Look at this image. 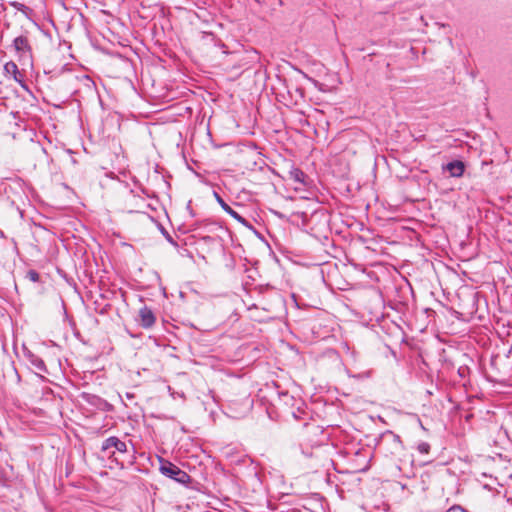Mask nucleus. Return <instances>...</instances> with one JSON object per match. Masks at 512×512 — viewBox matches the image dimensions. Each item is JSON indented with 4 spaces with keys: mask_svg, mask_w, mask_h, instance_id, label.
<instances>
[{
    "mask_svg": "<svg viewBox=\"0 0 512 512\" xmlns=\"http://www.w3.org/2000/svg\"><path fill=\"white\" fill-rule=\"evenodd\" d=\"M111 448H114L115 450H117L120 453L128 452L127 444L124 441H121L116 436H111L102 442V446H101L102 452H106Z\"/></svg>",
    "mask_w": 512,
    "mask_h": 512,
    "instance_id": "obj_6",
    "label": "nucleus"
},
{
    "mask_svg": "<svg viewBox=\"0 0 512 512\" xmlns=\"http://www.w3.org/2000/svg\"><path fill=\"white\" fill-rule=\"evenodd\" d=\"M12 6H14L15 8H17L18 10H23V9L27 8L24 4H22V3H18V2H13V3H12Z\"/></svg>",
    "mask_w": 512,
    "mask_h": 512,
    "instance_id": "obj_14",
    "label": "nucleus"
},
{
    "mask_svg": "<svg viewBox=\"0 0 512 512\" xmlns=\"http://www.w3.org/2000/svg\"><path fill=\"white\" fill-rule=\"evenodd\" d=\"M26 277L32 282H39L40 274L36 270H29Z\"/></svg>",
    "mask_w": 512,
    "mask_h": 512,
    "instance_id": "obj_12",
    "label": "nucleus"
},
{
    "mask_svg": "<svg viewBox=\"0 0 512 512\" xmlns=\"http://www.w3.org/2000/svg\"><path fill=\"white\" fill-rule=\"evenodd\" d=\"M380 448L389 452L393 458H397L400 460V456L404 451L403 443L400 437L392 432H390L383 440L380 445Z\"/></svg>",
    "mask_w": 512,
    "mask_h": 512,
    "instance_id": "obj_3",
    "label": "nucleus"
},
{
    "mask_svg": "<svg viewBox=\"0 0 512 512\" xmlns=\"http://www.w3.org/2000/svg\"><path fill=\"white\" fill-rule=\"evenodd\" d=\"M25 357L40 373H48L47 366L43 359L31 351H25Z\"/></svg>",
    "mask_w": 512,
    "mask_h": 512,
    "instance_id": "obj_8",
    "label": "nucleus"
},
{
    "mask_svg": "<svg viewBox=\"0 0 512 512\" xmlns=\"http://www.w3.org/2000/svg\"><path fill=\"white\" fill-rule=\"evenodd\" d=\"M159 471L164 476L173 479L174 481L183 485L190 484L192 481L191 476L187 472L180 469L177 465L173 464L172 462L165 460L163 458H160Z\"/></svg>",
    "mask_w": 512,
    "mask_h": 512,
    "instance_id": "obj_1",
    "label": "nucleus"
},
{
    "mask_svg": "<svg viewBox=\"0 0 512 512\" xmlns=\"http://www.w3.org/2000/svg\"><path fill=\"white\" fill-rule=\"evenodd\" d=\"M167 239H168L170 242H172V238H171L169 235H167Z\"/></svg>",
    "mask_w": 512,
    "mask_h": 512,
    "instance_id": "obj_16",
    "label": "nucleus"
},
{
    "mask_svg": "<svg viewBox=\"0 0 512 512\" xmlns=\"http://www.w3.org/2000/svg\"><path fill=\"white\" fill-rule=\"evenodd\" d=\"M115 455V452H112L109 458H112Z\"/></svg>",
    "mask_w": 512,
    "mask_h": 512,
    "instance_id": "obj_17",
    "label": "nucleus"
},
{
    "mask_svg": "<svg viewBox=\"0 0 512 512\" xmlns=\"http://www.w3.org/2000/svg\"><path fill=\"white\" fill-rule=\"evenodd\" d=\"M416 449L421 454H428L430 452V444L424 441H421L417 444Z\"/></svg>",
    "mask_w": 512,
    "mask_h": 512,
    "instance_id": "obj_11",
    "label": "nucleus"
},
{
    "mask_svg": "<svg viewBox=\"0 0 512 512\" xmlns=\"http://www.w3.org/2000/svg\"><path fill=\"white\" fill-rule=\"evenodd\" d=\"M289 178L299 185H306L307 176L300 168L292 167L289 171Z\"/></svg>",
    "mask_w": 512,
    "mask_h": 512,
    "instance_id": "obj_9",
    "label": "nucleus"
},
{
    "mask_svg": "<svg viewBox=\"0 0 512 512\" xmlns=\"http://www.w3.org/2000/svg\"><path fill=\"white\" fill-rule=\"evenodd\" d=\"M137 321L142 328L150 329L156 322V316L151 308L143 306L138 311Z\"/></svg>",
    "mask_w": 512,
    "mask_h": 512,
    "instance_id": "obj_4",
    "label": "nucleus"
},
{
    "mask_svg": "<svg viewBox=\"0 0 512 512\" xmlns=\"http://www.w3.org/2000/svg\"><path fill=\"white\" fill-rule=\"evenodd\" d=\"M463 371H464V370H462L461 368L459 369V374H460V376H463V375H464V374H463Z\"/></svg>",
    "mask_w": 512,
    "mask_h": 512,
    "instance_id": "obj_15",
    "label": "nucleus"
},
{
    "mask_svg": "<svg viewBox=\"0 0 512 512\" xmlns=\"http://www.w3.org/2000/svg\"><path fill=\"white\" fill-rule=\"evenodd\" d=\"M442 169L449 172L451 177H461L465 171V164L461 160H454L443 165Z\"/></svg>",
    "mask_w": 512,
    "mask_h": 512,
    "instance_id": "obj_7",
    "label": "nucleus"
},
{
    "mask_svg": "<svg viewBox=\"0 0 512 512\" xmlns=\"http://www.w3.org/2000/svg\"><path fill=\"white\" fill-rule=\"evenodd\" d=\"M214 197L216 199V201L218 202V204L221 206V208L227 213L229 214L231 217H233L236 221H238L239 223H241L243 226L245 227H248V228H251L252 226L250 225V223L248 222L247 219H245L244 217H242L238 212H236L234 209H232L224 200L223 198L217 193V192H214Z\"/></svg>",
    "mask_w": 512,
    "mask_h": 512,
    "instance_id": "obj_5",
    "label": "nucleus"
},
{
    "mask_svg": "<svg viewBox=\"0 0 512 512\" xmlns=\"http://www.w3.org/2000/svg\"><path fill=\"white\" fill-rule=\"evenodd\" d=\"M12 47L18 56L22 65L32 67V48L27 35L17 36L12 43Z\"/></svg>",
    "mask_w": 512,
    "mask_h": 512,
    "instance_id": "obj_2",
    "label": "nucleus"
},
{
    "mask_svg": "<svg viewBox=\"0 0 512 512\" xmlns=\"http://www.w3.org/2000/svg\"><path fill=\"white\" fill-rule=\"evenodd\" d=\"M447 512H468V511L459 505H454V506L450 507L447 510Z\"/></svg>",
    "mask_w": 512,
    "mask_h": 512,
    "instance_id": "obj_13",
    "label": "nucleus"
},
{
    "mask_svg": "<svg viewBox=\"0 0 512 512\" xmlns=\"http://www.w3.org/2000/svg\"><path fill=\"white\" fill-rule=\"evenodd\" d=\"M4 69L7 74H11L13 76L15 81H22V74L19 72L16 63H14L13 61L7 62L4 66Z\"/></svg>",
    "mask_w": 512,
    "mask_h": 512,
    "instance_id": "obj_10",
    "label": "nucleus"
}]
</instances>
